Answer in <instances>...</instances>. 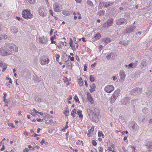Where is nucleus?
<instances>
[{
  "mask_svg": "<svg viewBox=\"0 0 152 152\" xmlns=\"http://www.w3.org/2000/svg\"><path fill=\"white\" fill-rule=\"evenodd\" d=\"M5 46L8 50L10 51V53L12 52H17L18 51V48L14 44L12 43H10L8 42L6 43Z\"/></svg>",
  "mask_w": 152,
  "mask_h": 152,
  "instance_id": "1",
  "label": "nucleus"
},
{
  "mask_svg": "<svg viewBox=\"0 0 152 152\" xmlns=\"http://www.w3.org/2000/svg\"><path fill=\"white\" fill-rule=\"evenodd\" d=\"M74 99L75 102H77V101H79L78 98L77 97L76 95H75V96H74Z\"/></svg>",
  "mask_w": 152,
  "mask_h": 152,
  "instance_id": "50",
  "label": "nucleus"
},
{
  "mask_svg": "<svg viewBox=\"0 0 152 152\" xmlns=\"http://www.w3.org/2000/svg\"><path fill=\"white\" fill-rule=\"evenodd\" d=\"M39 14L42 16H46V14L45 12V10L44 8H40L39 11Z\"/></svg>",
  "mask_w": 152,
  "mask_h": 152,
  "instance_id": "16",
  "label": "nucleus"
},
{
  "mask_svg": "<svg viewBox=\"0 0 152 152\" xmlns=\"http://www.w3.org/2000/svg\"><path fill=\"white\" fill-rule=\"evenodd\" d=\"M10 31L12 33L15 34L17 33L18 31V30L16 27L12 26L10 27Z\"/></svg>",
  "mask_w": 152,
  "mask_h": 152,
  "instance_id": "17",
  "label": "nucleus"
},
{
  "mask_svg": "<svg viewBox=\"0 0 152 152\" xmlns=\"http://www.w3.org/2000/svg\"><path fill=\"white\" fill-rule=\"evenodd\" d=\"M77 113L80 118L83 117V115L82 114V111L80 110H78L77 111Z\"/></svg>",
  "mask_w": 152,
  "mask_h": 152,
  "instance_id": "34",
  "label": "nucleus"
},
{
  "mask_svg": "<svg viewBox=\"0 0 152 152\" xmlns=\"http://www.w3.org/2000/svg\"><path fill=\"white\" fill-rule=\"evenodd\" d=\"M75 58H76V60H77V61H80V59L79 58L78 56H76Z\"/></svg>",
  "mask_w": 152,
  "mask_h": 152,
  "instance_id": "60",
  "label": "nucleus"
},
{
  "mask_svg": "<svg viewBox=\"0 0 152 152\" xmlns=\"http://www.w3.org/2000/svg\"><path fill=\"white\" fill-rule=\"evenodd\" d=\"M120 92V89H117L114 91L109 99L110 102L111 104H112L114 102L119 94Z\"/></svg>",
  "mask_w": 152,
  "mask_h": 152,
  "instance_id": "2",
  "label": "nucleus"
},
{
  "mask_svg": "<svg viewBox=\"0 0 152 152\" xmlns=\"http://www.w3.org/2000/svg\"><path fill=\"white\" fill-rule=\"evenodd\" d=\"M98 149L100 152H102L103 150V148L101 147H99Z\"/></svg>",
  "mask_w": 152,
  "mask_h": 152,
  "instance_id": "54",
  "label": "nucleus"
},
{
  "mask_svg": "<svg viewBox=\"0 0 152 152\" xmlns=\"http://www.w3.org/2000/svg\"><path fill=\"white\" fill-rule=\"evenodd\" d=\"M89 79L91 82L94 81L95 80L94 76L93 75H91L90 76Z\"/></svg>",
  "mask_w": 152,
  "mask_h": 152,
  "instance_id": "36",
  "label": "nucleus"
},
{
  "mask_svg": "<svg viewBox=\"0 0 152 152\" xmlns=\"http://www.w3.org/2000/svg\"><path fill=\"white\" fill-rule=\"evenodd\" d=\"M116 24L118 25L122 24H126L127 23V20L124 18H121L117 19L115 21Z\"/></svg>",
  "mask_w": 152,
  "mask_h": 152,
  "instance_id": "8",
  "label": "nucleus"
},
{
  "mask_svg": "<svg viewBox=\"0 0 152 152\" xmlns=\"http://www.w3.org/2000/svg\"><path fill=\"white\" fill-rule=\"evenodd\" d=\"M98 135L99 137H102V138H104V135L103 134L102 132L101 131H99L98 133Z\"/></svg>",
  "mask_w": 152,
  "mask_h": 152,
  "instance_id": "38",
  "label": "nucleus"
},
{
  "mask_svg": "<svg viewBox=\"0 0 152 152\" xmlns=\"http://www.w3.org/2000/svg\"><path fill=\"white\" fill-rule=\"evenodd\" d=\"M9 125L11 127H12L13 128H14L15 127V126H14V125L12 123H10L9 124Z\"/></svg>",
  "mask_w": 152,
  "mask_h": 152,
  "instance_id": "55",
  "label": "nucleus"
},
{
  "mask_svg": "<svg viewBox=\"0 0 152 152\" xmlns=\"http://www.w3.org/2000/svg\"><path fill=\"white\" fill-rule=\"evenodd\" d=\"M49 12L53 16V11L52 10H49Z\"/></svg>",
  "mask_w": 152,
  "mask_h": 152,
  "instance_id": "52",
  "label": "nucleus"
},
{
  "mask_svg": "<svg viewBox=\"0 0 152 152\" xmlns=\"http://www.w3.org/2000/svg\"><path fill=\"white\" fill-rule=\"evenodd\" d=\"M102 4L104 8H107L108 7L114 4V3L113 2L108 1L107 2H102Z\"/></svg>",
  "mask_w": 152,
  "mask_h": 152,
  "instance_id": "15",
  "label": "nucleus"
},
{
  "mask_svg": "<svg viewBox=\"0 0 152 152\" xmlns=\"http://www.w3.org/2000/svg\"><path fill=\"white\" fill-rule=\"evenodd\" d=\"M114 89V87L111 85L107 86L104 88L105 91L107 93H110Z\"/></svg>",
  "mask_w": 152,
  "mask_h": 152,
  "instance_id": "9",
  "label": "nucleus"
},
{
  "mask_svg": "<svg viewBox=\"0 0 152 152\" xmlns=\"http://www.w3.org/2000/svg\"><path fill=\"white\" fill-rule=\"evenodd\" d=\"M55 130V129L54 128H52V129H50L48 130V132L50 133H51L52 132H53V131H54Z\"/></svg>",
  "mask_w": 152,
  "mask_h": 152,
  "instance_id": "47",
  "label": "nucleus"
},
{
  "mask_svg": "<svg viewBox=\"0 0 152 152\" xmlns=\"http://www.w3.org/2000/svg\"><path fill=\"white\" fill-rule=\"evenodd\" d=\"M69 110H66L64 111V113L65 115L67 116L68 115V114L69 113Z\"/></svg>",
  "mask_w": 152,
  "mask_h": 152,
  "instance_id": "46",
  "label": "nucleus"
},
{
  "mask_svg": "<svg viewBox=\"0 0 152 152\" xmlns=\"http://www.w3.org/2000/svg\"><path fill=\"white\" fill-rule=\"evenodd\" d=\"M67 55L66 53H64L63 55V60L64 62H66L67 60Z\"/></svg>",
  "mask_w": 152,
  "mask_h": 152,
  "instance_id": "28",
  "label": "nucleus"
},
{
  "mask_svg": "<svg viewBox=\"0 0 152 152\" xmlns=\"http://www.w3.org/2000/svg\"><path fill=\"white\" fill-rule=\"evenodd\" d=\"M132 128L134 131H137L139 129V127L137 124L134 121L131 122Z\"/></svg>",
  "mask_w": 152,
  "mask_h": 152,
  "instance_id": "14",
  "label": "nucleus"
},
{
  "mask_svg": "<svg viewBox=\"0 0 152 152\" xmlns=\"http://www.w3.org/2000/svg\"><path fill=\"white\" fill-rule=\"evenodd\" d=\"M133 66V64L132 63H130L128 65V66L129 67H130L131 68H132Z\"/></svg>",
  "mask_w": 152,
  "mask_h": 152,
  "instance_id": "62",
  "label": "nucleus"
},
{
  "mask_svg": "<svg viewBox=\"0 0 152 152\" xmlns=\"http://www.w3.org/2000/svg\"><path fill=\"white\" fill-rule=\"evenodd\" d=\"M53 8L54 11L56 12H58L61 11V6L58 3H55L53 5Z\"/></svg>",
  "mask_w": 152,
  "mask_h": 152,
  "instance_id": "12",
  "label": "nucleus"
},
{
  "mask_svg": "<svg viewBox=\"0 0 152 152\" xmlns=\"http://www.w3.org/2000/svg\"><path fill=\"white\" fill-rule=\"evenodd\" d=\"M33 143L35 145L33 146V147L32 149H31L32 148V146L30 145H28V147L30 150H34V148H35V147H37V146L34 143V142Z\"/></svg>",
  "mask_w": 152,
  "mask_h": 152,
  "instance_id": "35",
  "label": "nucleus"
},
{
  "mask_svg": "<svg viewBox=\"0 0 152 152\" xmlns=\"http://www.w3.org/2000/svg\"><path fill=\"white\" fill-rule=\"evenodd\" d=\"M96 39L98 40L101 38V35L99 33H97L94 36Z\"/></svg>",
  "mask_w": 152,
  "mask_h": 152,
  "instance_id": "30",
  "label": "nucleus"
},
{
  "mask_svg": "<svg viewBox=\"0 0 152 152\" xmlns=\"http://www.w3.org/2000/svg\"><path fill=\"white\" fill-rule=\"evenodd\" d=\"M113 22V18H110L107 22V27H109L111 26Z\"/></svg>",
  "mask_w": 152,
  "mask_h": 152,
  "instance_id": "24",
  "label": "nucleus"
},
{
  "mask_svg": "<svg viewBox=\"0 0 152 152\" xmlns=\"http://www.w3.org/2000/svg\"><path fill=\"white\" fill-rule=\"evenodd\" d=\"M45 142V140L44 139H42V141L40 142V144L41 145H43Z\"/></svg>",
  "mask_w": 152,
  "mask_h": 152,
  "instance_id": "58",
  "label": "nucleus"
},
{
  "mask_svg": "<svg viewBox=\"0 0 152 152\" xmlns=\"http://www.w3.org/2000/svg\"><path fill=\"white\" fill-rule=\"evenodd\" d=\"M43 117V118L45 121L48 120L50 117H52V116H51L50 114L47 113H44Z\"/></svg>",
  "mask_w": 152,
  "mask_h": 152,
  "instance_id": "22",
  "label": "nucleus"
},
{
  "mask_svg": "<svg viewBox=\"0 0 152 152\" xmlns=\"http://www.w3.org/2000/svg\"><path fill=\"white\" fill-rule=\"evenodd\" d=\"M136 27L134 26H129L126 27V30L124 31L125 33H130L135 29Z\"/></svg>",
  "mask_w": 152,
  "mask_h": 152,
  "instance_id": "10",
  "label": "nucleus"
},
{
  "mask_svg": "<svg viewBox=\"0 0 152 152\" xmlns=\"http://www.w3.org/2000/svg\"><path fill=\"white\" fill-rule=\"evenodd\" d=\"M142 89L141 88L135 87L131 91V94L132 95L139 94L142 93Z\"/></svg>",
  "mask_w": 152,
  "mask_h": 152,
  "instance_id": "7",
  "label": "nucleus"
},
{
  "mask_svg": "<svg viewBox=\"0 0 152 152\" xmlns=\"http://www.w3.org/2000/svg\"><path fill=\"white\" fill-rule=\"evenodd\" d=\"M90 89H89L91 93H92L94 91L96 88V86L94 83H93L90 84Z\"/></svg>",
  "mask_w": 152,
  "mask_h": 152,
  "instance_id": "19",
  "label": "nucleus"
},
{
  "mask_svg": "<svg viewBox=\"0 0 152 152\" xmlns=\"http://www.w3.org/2000/svg\"><path fill=\"white\" fill-rule=\"evenodd\" d=\"M6 79H8L9 80V83H11L12 84V80L10 78H9L8 77H7L6 78Z\"/></svg>",
  "mask_w": 152,
  "mask_h": 152,
  "instance_id": "51",
  "label": "nucleus"
},
{
  "mask_svg": "<svg viewBox=\"0 0 152 152\" xmlns=\"http://www.w3.org/2000/svg\"><path fill=\"white\" fill-rule=\"evenodd\" d=\"M87 4L88 5H89L90 7H91L92 8H93L94 7V5L92 2L90 0H88L87 1Z\"/></svg>",
  "mask_w": 152,
  "mask_h": 152,
  "instance_id": "27",
  "label": "nucleus"
},
{
  "mask_svg": "<svg viewBox=\"0 0 152 152\" xmlns=\"http://www.w3.org/2000/svg\"><path fill=\"white\" fill-rule=\"evenodd\" d=\"M31 114L33 116H35L36 115H37V114L34 112H32Z\"/></svg>",
  "mask_w": 152,
  "mask_h": 152,
  "instance_id": "64",
  "label": "nucleus"
},
{
  "mask_svg": "<svg viewBox=\"0 0 152 152\" xmlns=\"http://www.w3.org/2000/svg\"><path fill=\"white\" fill-rule=\"evenodd\" d=\"M92 142L93 145L94 146H96L97 145V142L95 140H92Z\"/></svg>",
  "mask_w": 152,
  "mask_h": 152,
  "instance_id": "48",
  "label": "nucleus"
},
{
  "mask_svg": "<svg viewBox=\"0 0 152 152\" xmlns=\"http://www.w3.org/2000/svg\"><path fill=\"white\" fill-rule=\"evenodd\" d=\"M50 60L48 57L47 56H43L40 58V63L42 65H47L49 62Z\"/></svg>",
  "mask_w": 152,
  "mask_h": 152,
  "instance_id": "5",
  "label": "nucleus"
},
{
  "mask_svg": "<svg viewBox=\"0 0 152 152\" xmlns=\"http://www.w3.org/2000/svg\"><path fill=\"white\" fill-rule=\"evenodd\" d=\"M2 148L0 150L1 151H3L5 149L4 146L3 145V143H2Z\"/></svg>",
  "mask_w": 152,
  "mask_h": 152,
  "instance_id": "63",
  "label": "nucleus"
},
{
  "mask_svg": "<svg viewBox=\"0 0 152 152\" xmlns=\"http://www.w3.org/2000/svg\"><path fill=\"white\" fill-rule=\"evenodd\" d=\"M0 66L3 68L2 71L4 72L7 68V65L6 64H3L1 61H0Z\"/></svg>",
  "mask_w": 152,
  "mask_h": 152,
  "instance_id": "23",
  "label": "nucleus"
},
{
  "mask_svg": "<svg viewBox=\"0 0 152 152\" xmlns=\"http://www.w3.org/2000/svg\"><path fill=\"white\" fill-rule=\"evenodd\" d=\"M84 70L85 71H86L87 70V66L86 65V64H85L84 65Z\"/></svg>",
  "mask_w": 152,
  "mask_h": 152,
  "instance_id": "59",
  "label": "nucleus"
},
{
  "mask_svg": "<svg viewBox=\"0 0 152 152\" xmlns=\"http://www.w3.org/2000/svg\"><path fill=\"white\" fill-rule=\"evenodd\" d=\"M22 15L23 17L27 19L31 18L33 16L31 12L27 9L23 11Z\"/></svg>",
  "mask_w": 152,
  "mask_h": 152,
  "instance_id": "6",
  "label": "nucleus"
},
{
  "mask_svg": "<svg viewBox=\"0 0 152 152\" xmlns=\"http://www.w3.org/2000/svg\"><path fill=\"white\" fill-rule=\"evenodd\" d=\"M62 14L64 15L67 16L70 15L71 13L70 11L66 10H64L62 12Z\"/></svg>",
  "mask_w": 152,
  "mask_h": 152,
  "instance_id": "26",
  "label": "nucleus"
},
{
  "mask_svg": "<svg viewBox=\"0 0 152 152\" xmlns=\"http://www.w3.org/2000/svg\"><path fill=\"white\" fill-rule=\"evenodd\" d=\"M56 60L57 61H59L60 55L58 54H56Z\"/></svg>",
  "mask_w": 152,
  "mask_h": 152,
  "instance_id": "40",
  "label": "nucleus"
},
{
  "mask_svg": "<svg viewBox=\"0 0 152 152\" xmlns=\"http://www.w3.org/2000/svg\"><path fill=\"white\" fill-rule=\"evenodd\" d=\"M121 103L123 104H126L129 103V99L128 98H125L121 100Z\"/></svg>",
  "mask_w": 152,
  "mask_h": 152,
  "instance_id": "18",
  "label": "nucleus"
},
{
  "mask_svg": "<svg viewBox=\"0 0 152 152\" xmlns=\"http://www.w3.org/2000/svg\"><path fill=\"white\" fill-rule=\"evenodd\" d=\"M39 41L41 44L45 45L47 43L48 38L43 36L39 38Z\"/></svg>",
  "mask_w": 152,
  "mask_h": 152,
  "instance_id": "11",
  "label": "nucleus"
},
{
  "mask_svg": "<svg viewBox=\"0 0 152 152\" xmlns=\"http://www.w3.org/2000/svg\"><path fill=\"white\" fill-rule=\"evenodd\" d=\"M131 148H132V152H135V147L134 146H131Z\"/></svg>",
  "mask_w": 152,
  "mask_h": 152,
  "instance_id": "53",
  "label": "nucleus"
},
{
  "mask_svg": "<svg viewBox=\"0 0 152 152\" xmlns=\"http://www.w3.org/2000/svg\"><path fill=\"white\" fill-rule=\"evenodd\" d=\"M87 112L90 119L92 121H96V116L98 114H94V113L90 108L87 109Z\"/></svg>",
  "mask_w": 152,
  "mask_h": 152,
  "instance_id": "3",
  "label": "nucleus"
},
{
  "mask_svg": "<svg viewBox=\"0 0 152 152\" xmlns=\"http://www.w3.org/2000/svg\"><path fill=\"white\" fill-rule=\"evenodd\" d=\"M74 113H76V110L75 109H73L71 112V114L73 117L75 116Z\"/></svg>",
  "mask_w": 152,
  "mask_h": 152,
  "instance_id": "33",
  "label": "nucleus"
},
{
  "mask_svg": "<svg viewBox=\"0 0 152 152\" xmlns=\"http://www.w3.org/2000/svg\"><path fill=\"white\" fill-rule=\"evenodd\" d=\"M78 83L79 86H82L83 85V82L81 78H80L78 80Z\"/></svg>",
  "mask_w": 152,
  "mask_h": 152,
  "instance_id": "31",
  "label": "nucleus"
},
{
  "mask_svg": "<svg viewBox=\"0 0 152 152\" xmlns=\"http://www.w3.org/2000/svg\"><path fill=\"white\" fill-rule=\"evenodd\" d=\"M68 57L69 58H70L71 61H73L74 60V58L73 57H71L70 56H68Z\"/></svg>",
  "mask_w": 152,
  "mask_h": 152,
  "instance_id": "57",
  "label": "nucleus"
},
{
  "mask_svg": "<svg viewBox=\"0 0 152 152\" xmlns=\"http://www.w3.org/2000/svg\"><path fill=\"white\" fill-rule=\"evenodd\" d=\"M7 38L6 35L4 34H0V39H6Z\"/></svg>",
  "mask_w": 152,
  "mask_h": 152,
  "instance_id": "29",
  "label": "nucleus"
},
{
  "mask_svg": "<svg viewBox=\"0 0 152 152\" xmlns=\"http://www.w3.org/2000/svg\"><path fill=\"white\" fill-rule=\"evenodd\" d=\"M87 97L88 99L92 98V97L91 96V94L89 93H88L87 94Z\"/></svg>",
  "mask_w": 152,
  "mask_h": 152,
  "instance_id": "42",
  "label": "nucleus"
},
{
  "mask_svg": "<svg viewBox=\"0 0 152 152\" xmlns=\"http://www.w3.org/2000/svg\"><path fill=\"white\" fill-rule=\"evenodd\" d=\"M28 2L30 4H33L34 3V0H27Z\"/></svg>",
  "mask_w": 152,
  "mask_h": 152,
  "instance_id": "45",
  "label": "nucleus"
},
{
  "mask_svg": "<svg viewBox=\"0 0 152 152\" xmlns=\"http://www.w3.org/2000/svg\"><path fill=\"white\" fill-rule=\"evenodd\" d=\"M111 42L110 39L109 38H106L103 39L102 40V42L105 45H107Z\"/></svg>",
  "mask_w": 152,
  "mask_h": 152,
  "instance_id": "20",
  "label": "nucleus"
},
{
  "mask_svg": "<svg viewBox=\"0 0 152 152\" xmlns=\"http://www.w3.org/2000/svg\"><path fill=\"white\" fill-rule=\"evenodd\" d=\"M88 100L91 104H93L94 103V101L93 100L92 98L89 99Z\"/></svg>",
  "mask_w": 152,
  "mask_h": 152,
  "instance_id": "44",
  "label": "nucleus"
},
{
  "mask_svg": "<svg viewBox=\"0 0 152 152\" xmlns=\"http://www.w3.org/2000/svg\"><path fill=\"white\" fill-rule=\"evenodd\" d=\"M54 38L53 37H51L50 38V40L51 41V43L52 44H55L56 43V41H54Z\"/></svg>",
  "mask_w": 152,
  "mask_h": 152,
  "instance_id": "41",
  "label": "nucleus"
},
{
  "mask_svg": "<svg viewBox=\"0 0 152 152\" xmlns=\"http://www.w3.org/2000/svg\"><path fill=\"white\" fill-rule=\"evenodd\" d=\"M75 1L78 3H80L81 1L82 0H75Z\"/></svg>",
  "mask_w": 152,
  "mask_h": 152,
  "instance_id": "61",
  "label": "nucleus"
},
{
  "mask_svg": "<svg viewBox=\"0 0 152 152\" xmlns=\"http://www.w3.org/2000/svg\"><path fill=\"white\" fill-rule=\"evenodd\" d=\"M93 109L94 110L93 112L94 113V114H97L98 115L96 116V119L98 118V117L99 114V110L97 108H94V107H93Z\"/></svg>",
  "mask_w": 152,
  "mask_h": 152,
  "instance_id": "25",
  "label": "nucleus"
},
{
  "mask_svg": "<svg viewBox=\"0 0 152 152\" xmlns=\"http://www.w3.org/2000/svg\"><path fill=\"white\" fill-rule=\"evenodd\" d=\"M121 44L124 46H126L128 44V41H124L122 42Z\"/></svg>",
  "mask_w": 152,
  "mask_h": 152,
  "instance_id": "39",
  "label": "nucleus"
},
{
  "mask_svg": "<svg viewBox=\"0 0 152 152\" xmlns=\"http://www.w3.org/2000/svg\"><path fill=\"white\" fill-rule=\"evenodd\" d=\"M105 11L103 10H100L98 13L97 15L99 16L103 15L104 14Z\"/></svg>",
  "mask_w": 152,
  "mask_h": 152,
  "instance_id": "37",
  "label": "nucleus"
},
{
  "mask_svg": "<svg viewBox=\"0 0 152 152\" xmlns=\"http://www.w3.org/2000/svg\"><path fill=\"white\" fill-rule=\"evenodd\" d=\"M29 151V150L28 148H26L23 150V152H28Z\"/></svg>",
  "mask_w": 152,
  "mask_h": 152,
  "instance_id": "56",
  "label": "nucleus"
},
{
  "mask_svg": "<svg viewBox=\"0 0 152 152\" xmlns=\"http://www.w3.org/2000/svg\"><path fill=\"white\" fill-rule=\"evenodd\" d=\"M119 74L120 76V81L121 82H123L124 80L126 77L124 72L123 70H121L119 72Z\"/></svg>",
  "mask_w": 152,
  "mask_h": 152,
  "instance_id": "13",
  "label": "nucleus"
},
{
  "mask_svg": "<svg viewBox=\"0 0 152 152\" xmlns=\"http://www.w3.org/2000/svg\"><path fill=\"white\" fill-rule=\"evenodd\" d=\"M70 47L74 51H76V49L75 45H70Z\"/></svg>",
  "mask_w": 152,
  "mask_h": 152,
  "instance_id": "49",
  "label": "nucleus"
},
{
  "mask_svg": "<svg viewBox=\"0 0 152 152\" xmlns=\"http://www.w3.org/2000/svg\"><path fill=\"white\" fill-rule=\"evenodd\" d=\"M113 55V53H110L108 54L106 56V58L107 59L109 60L111 58L112 56Z\"/></svg>",
  "mask_w": 152,
  "mask_h": 152,
  "instance_id": "32",
  "label": "nucleus"
},
{
  "mask_svg": "<svg viewBox=\"0 0 152 152\" xmlns=\"http://www.w3.org/2000/svg\"><path fill=\"white\" fill-rule=\"evenodd\" d=\"M0 54L2 56H5L10 55L11 53L5 46L4 47H1L0 48Z\"/></svg>",
  "mask_w": 152,
  "mask_h": 152,
  "instance_id": "4",
  "label": "nucleus"
},
{
  "mask_svg": "<svg viewBox=\"0 0 152 152\" xmlns=\"http://www.w3.org/2000/svg\"><path fill=\"white\" fill-rule=\"evenodd\" d=\"M142 111L144 113H146L148 111V109L147 108H144L143 109Z\"/></svg>",
  "mask_w": 152,
  "mask_h": 152,
  "instance_id": "43",
  "label": "nucleus"
},
{
  "mask_svg": "<svg viewBox=\"0 0 152 152\" xmlns=\"http://www.w3.org/2000/svg\"><path fill=\"white\" fill-rule=\"evenodd\" d=\"M146 145L150 149L152 148V142L149 140L146 141Z\"/></svg>",
  "mask_w": 152,
  "mask_h": 152,
  "instance_id": "21",
  "label": "nucleus"
}]
</instances>
